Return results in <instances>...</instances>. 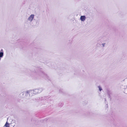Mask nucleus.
I'll list each match as a JSON object with an SVG mask.
<instances>
[{
  "label": "nucleus",
  "mask_w": 127,
  "mask_h": 127,
  "mask_svg": "<svg viewBox=\"0 0 127 127\" xmlns=\"http://www.w3.org/2000/svg\"><path fill=\"white\" fill-rule=\"evenodd\" d=\"M24 72L26 74L32 76H40L44 78L46 80L50 81V79L43 71L42 69L38 67H33L31 69H25Z\"/></svg>",
  "instance_id": "obj_1"
},
{
  "label": "nucleus",
  "mask_w": 127,
  "mask_h": 127,
  "mask_svg": "<svg viewBox=\"0 0 127 127\" xmlns=\"http://www.w3.org/2000/svg\"><path fill=\"white\" fill-rule=\"evenodd\" d=\"M92 112L91 111H88L86 112H82L81 113V115L84 117H86L89 115H91Z\"/></svg>",
  "instance_id": "obj_2"
},
{
  "label": "nucleus",
  "mask_w": 127,
  "mask_h": 127,
  "mask_svg": "<svg viewBox=\"0 0 127 127\" xmlns=\"http://www.w3.org/2000/svg\"><path fill=\"white\" fill-rule=\"evenodd\" d=\"M49 98V96H44L42 97H41V101H48L49 99H48Z\"/></svg>",
  "instance_id": "obj_3"
},
{
  "label": "nucleus",
  "mask_w": 127,
  "mask_h": 127,
  "mask_svg": "<svg viewBox=\"0 0 127 127\" xmlns=\"http://www.w3.org/2000/svg\"><path fill=\"white\" fill-rule=\"evenodd\" d=\"M31 93L34 94H37L38 93V90L37 89H35L33 90H31Z\"/></svg>",
  "instance_id": "obj_4"
},
{
  "label": "nucleus",
  "mask_w": 127,
  "mask_h": 127,
  "mask_svg": "<svg viewBox=\"0 0 127 127\" xmlns=\"http://www.w3.org/2000/svg\"><path fill=\"white\" fill-rule=\"evenodd\" d=\"M34 15L33 14L31 15L28 18V20L30 21H32L34 18Z\"/></svg>",
  "instance_id": "obj_5"
},
{
  "label": "nucleus",
  "mask_w": 127,
  "mask_h": 127,
  "mask_svg": "<svg viewBox=\"0 0 127 127\" xmlns=\"http://www.w3.org/2000/svg\"><path fill=\"white\" fill-rule=\"evenodd\" d=\"M30 93H31V90L30 91H27L25 92V93L24 94L25 95V96H30Z\"/></svg>",
  "instance_id": "obj_6"
},
{
  "label": "nucleus",
  "mask_w": 127,
  "mask_h": 127,
  "mask_svg": "<svg viewBox=\"0 0 127 127\" xmlns=\"http://www.w3.org/2000/svg\"><path fill=\"white\" fill-rule=\"evenodd\" d=\"M86 18V17L85 15L81 16L80 17V19L81 21H84L85 20Z\"/></svg>",
  "instance_id": "obj_7"
},
{
  "label": "nucleus",
  "mask_w": 127,
  "mask_h": 127,
  "mask_svg": "<svg viewBox=\"0 0 127 127\" xmlns=\"http://www.w3.org/2000/svg\"><path fill=\"white\" fill-rule=\"evenodd\" d=\"M107 93L108 96L109 98H110V100H111V98L110 95L111 94V91L109 90H107Z\"/></svg>",
  "instance_id": "obj_8"
},
{
  "label": "nucleus",
  "mask_w": 127,
  "mask_h": 127,
  "mask_svg": "<svg viewBox=\"0 0 127 127\" xmlns=\"http://www.w3.org/2000/svg\"><path fill=\"white\" fill-rule=\"evenodd\" d=\"M3 51L2 49H1L0 51V58H1L3 57Z\"/></svg>",
  "instance_id": "obj_9"
},
{
  "label": "nucleus",
  "mask_w": 127,
  "mask_h": 127,
  "mask_svg": "<svg viewBox=\"0 0 127 127\" xmlns=\"http://www.w3.org/2000/svg\"><path fill=\"white\" fill-rule=\"evenodd\" d=\"M59 93L63 95H64L65 94V92L63 89H60L59 90Z\"/></svg>",
  "instance_id": "obj_10"
},
{
  "label": "nucleus",
  "mask_w": 127,
  "mask_h": 127,
  "mask_svg": "<svg viewBox=\"0 0 127 127\" xmlns=\"http://www.w3.org/2000/svg\"><path fill=\"white\" fill-rule=\"evenodd\" d=\"M64 103L63 102H60L58 104V106L59 107H61L63 106L64 105Z\"/></svg>",
  "instance_id": "obj_11"
},
{
  "label": "nucleus",
  "mask_w": 127,
  "mask_h": 127,
  "mask_svg": "<svg viewBox=\"0 0 127 127\" xmlns=\"http://www.w3.org/2000/svg\"><path fill=\"white\" fill-rule=\"evenodd\" d=\"M80 71L79 70H76L75 71V73H74V74L76 75H78L80 74Z\"/></svg>",
  "instance_id": "obj_12"
},
{
  "label": "nucleus",
  "mask_w": 127,
  "mask_h": 127,
  "mask_svg": "<svg viewBox=\"0 0 127 127\" xmlns=\"http://www.w3.org/2000/svg\"><path fill=\"white\" fill-rule=\"evenodd\" d=\"M37 90H38V93H40L44 90V89L42 88H39Z\"/></svg>",
  "instance_id": "obj_13"
},
{
  "label": "nucleus",
  "mask_w": 127,
  "mask_h": 127,
  "mask_svg": "<svg viewBox=\"0 0 127 127\" xmlns=\"http://www.w3.org/2000/svg\"><path fill=\"white\" fill-rule=\"evenodd\" d=\"M4 127H9V124L7 122L4 125Z\"/></svg>",
  "instance_id": "obj_14"
},
{
  "label": "nucleus",
  "mask_w": 127,
  "mask_h": 127,
  "mask_svg": "<svg viewBox=\"0 0 127 127\" xmlns=\"http://www.w3.org/2000/svg\"><path fill=\"white\" fill-rule=\"evenodd\" d=\"M25 93V92H23L21 94V95H22L23 96L25 97V95L24 94Z\"/></svg>",
  "instance_id": "obj_15"
},
{
  "label": "nucleus",
  "mask_w": 127,
  "mask_h": 127,
  "mask_svg": "<svg viewBox=\"0 0 127 127\" xmlns=\"http://www.w3.org/2000/svg\"><path fill=\"white\" fill-rule=\"evenodd\" d=\"M88 103V102L87 101H85L84 102H83V104L84 105H85L86 104H87Z\"/></svg>",
  "instance_id": "obj_16"
},
{
  "label": "nucleus",
  "mask_w": 127,
  "mask_h": 127,
  "mask_svg": "<svg viewBox=\"0 0 127 127\" xmlns=\"http://www.w3.org/2000/svg\"><path fill=\"white\" fill-rule=\"evenodd\" d=\"M98 87L99 88V90L100 91H101L102 90V89L101 88L100 86H98Z\"/></svg>",
  "instance_id": "obj_17"
},
{
  "label": "nucleus",
  "mask_w": 127,
  "mask_h": 127,
  "mask_svg": "<svg viewBox=\"0 0 127 127\" xmlns=\"http://www.w3.org/2000/svg\"><path fill=\"white\" fill-rule=\"evenodd\" d=\"M105 44L106 43H102V45L103 47H104L105 46Z\"/></svg>",
  "instance_id": "obj_18"
},
{
  "label": "nucleus",
  "mask_w": 127,
  "mask_h": 127,
  "mask_svg": "<svg viewBox=\"0 0 127 127\" xmlns=\"http://www.w3.org/2000/svg\"><path fill=\"white\" fill-rule=\"evenodd\" d=\"M36 23H38L39 22L38 21H36Z\"/></svg>",
  "instance_id": "obj_19"
},
{
  "label": "nucleus",
  "mask_w": 127,
  "mask_h": 127,
  "mask_svg": "<svg viewBox=\"0 0 127 127\" xmlns=\"http://www.w3.org/2000/svg\"><path fill=\"white\" fill-rule=\"evenodd\" d=\"M105 101H106V98H104Z\"/></svg>",
  "instance_id": "obj_20"
},
{
  "label": "nucleus",
  "mask_w": 127,
  "mask_h": 127,
  "mask_svg": "<svg viewBox=\"0 0 127 127\" xmlns=\"http://www.w3.org/2000/svg\"><path fill=\"white\" fill-rule=\"evenodd\" d=\"M126 88H127V86H126Z\"/></svg>",
  "instance_id": "obj_21"
},
{
  "label": "nucleus",
  "mask_w": 127,
  "mask_h": 127,
  "mask_svg": "<svg viewBox=\"0 0 127 127\" xmlns=\"http://www.w3.org/2000/svg\"><path fill=\"white\" fill-rule=\"evenodd\" d=\"M3 127H4V126Z\"/></svg>",
  "instance_id": "obj_22"
}]
</instances>
